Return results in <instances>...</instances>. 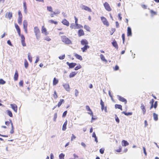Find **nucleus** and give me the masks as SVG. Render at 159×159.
I'll return each instance as SVG.
<instances>
[{
  "label": "nucleus",
  "mask_w": 159,
  "mask_h": 159,
  "mask_svg": "<svg viewBox=\"0 0 159 159\" xmlns=\"http://www.w3.org/2000/svg\"><path fill=\"white\" fill-rule=\"evenodd\" d=\"M49 22L52 24H54L56 25L58 24V22L57 21H54V20H49Z\"/></svg>",
  "instance_id": "nucleus-38"
},
{
  "label": "nucleus",
  "mask_w": 159,
  "mask_h": 159,
  "mask_svg": "<svg viewBox=\"0 0 159 159\" xmlns=\"http://www.w3.org/2000/svg\"><path fill=\"white\" fill-rule=\"evenodd\" d=\"M7 114L10 117H12L13 116L12 114L11 111L9 110H7L6 111Z\"/></svg>",
  "instance_id": "nucleus-32"
},
{
  "label": "nucleus",
  "mask_w": 159,
  "mask_h": 159,
  "mask_svg": "<svg viewBox=\"0 0 159 159\" xmlns=\"http://www.w3.org/2000/svg\"><path fill=\"white\" fill-rule=\"evenodd\" d=\"M100 105L101 106V110L102 111L103 110H104V111L105 112H107V107H104V103L103 102L102 99H101L100 100Z\"/></svg>",
  "instance_id": "nucleus-7"
},
{
  "label": "nucleus",
  "mask_w": 159,
  "mask_h": 159,
  "mask_svg": "<svg viewBox=\"0 0 159 159\" xmlns=\"http://www.w3.org/2000/svg\"><path fill=\"white\" fill-rule=\"evenodd\" d=\"M65 55L64 54L63 55L59 56V58L60 59L63 60L65 58Z\"/></svg>",
  "instance_id": "nucleus-55"
},
{
  "label": "nucleus",
  "mask_w": 159,
  "mask_h": 159,
  "mask_svg": "<svg viewBox=\"0 0 159 159\" xmlns=\"http://www.w3.org/2000/svg\"><path fill=\"white\" fill-rule=\"evenodd\" d=\"M125 114V115L126 116H128V115H131L132 114V112H123Z\"/></svg>",
  "instance_id": "nucleus-54"
},
{
  "label": "nucleus",
  "mask_w": 159,
  "mask_h": 159,
  "mask_svg": "<svg viewBox=\"0 0 159 159\" xmlns=\"http://www.w3.org/2000/svg\"><path fill=\"white\" fill-rule=\"evenodd\" d=\"M22 18H18L17 20L18 23L20 25H21L22 24Z\"/></svg>",
  "instance_id": "nucleus-41"
},
{
  "label": "nucleus",
  "mask_w": 159,
  "mask_h": 159,
  "mask_svg": "<svg viewBox=\"0 0 159 159\" xmlns=\"http://www.w3.org/2000/svg\"><path fill=\"white\" fill-rule=\"evenodd\" d=\"M112 45L116 49H118V44L115 40H114L112 43Z\"/></svg>",
  "instance_id": "nucleus-20"
},
{
  "label": "nucleus",
  "mask_w": 159,
  "mask_h": 159,
  "mask_svg": "<svg viewBox=\"0 0 159 159\" xmlns=\"http://www.w3.org/2000/svg\"><path fill=\"white\" fill-rule=\"evenodd\" d=\"M64 88L67 91H69L70 90V87L68 84H65L63 85Z\"/></svg>",
  "instance_id": "nucleus-19"
},
{
  "label": "nucleus",
  "mask_w": 159,
  "mask_h": 159,
  "mask_svg": "<svg viewBox=\"0 0 159 159\" xmlns=\"http://www.w3.org/2000/svg\"><path fill=\"white\" fill-rule=\"evenodd\" d=\"M105 150V149L104 148H102L100 149L99 152H100L102 154H103L104 153V151Z\"/></svg>",
  "instance_id": "nucleus-46"
},
{
  "label": "nucleus",
  "mask_w": 159,
  "mask_h": 159,
  "mask_svg": "<svg viewBox=\"0 0 159 159\" xmlns=\"http://www.w3.org/2000/svg\"><path fill=\"white\" fill-rule=\"evenodd\" d=\"M157 106V101H156L154 105H153V107H154L155 108H156Z\"/></svg>",
  "instance_id": "nucleus-58"
},
{
  "label": "nucleus",
  "mask_w": 159,
  "mask_h": 159,
  "mask_svg": "<svg viewBox=\"0 0 159 159\" xmlns=\"http://www.w3.org/2000/svg\"><path fill=\"white\" fill-rule=\"evenodd\" d=\"M100 57L101 60L105 62H107V61L106 60L105 58V57L103 55L101 54L100 55Z\"/></svg>",
  "instance_id": "nucleus-26"
},
{
  "label": "nucleus",
  "mask_w": 159,
  "mask_h": 159,
  "mask_svg": "<svg viewBox=\"0 0 159 159\" xmlns=\"http://www.w3.org/2000/svg\"><path fill=\"white\" fill-rule=\"evenodd\" d=\"M7 43L9 45H10L11 46H12V44H11V41H10V40H8L7 41Z\"/></svg>",
  "instance_id": "nucleus-64"
},
{
  "label": "nucleus",
  "mask_w": 159,
  "mask_h": 159,
  "mask_svg": "<svg viewBox=\"0 0 159 159\" xmlns=\"http://www.w3.org/2000/svg\"><path fill=\"white\" fill-rule=\"evenodd\" d=\"M82 9L86 11H88L89 12H92V10L91 9L87 6H86L83 5L82 7Z\"/></svg>",
  "instance_id": "nucleus-17"
},
{
  "label": "nucleus",
  "mask_w": 159,
  "mask_h": 159,
  "mask_svg": "<svg viewBox=\"0 0 159 159\" xmlns=\"http://www.w3.org/2000/svg\"><path fill=\"white\" fill-rule=\"evenodd\" d=\"M100 18L101 21L104 25L107 27H108L109 25V23L105 17L103 16H101Z\"/></svg>",
  "instance_id": "nucleus-4"
},
{
  "label": "nucleus",
  "mask_w": 159,
  "mask_h": 159,
  "mask_svg": "<svg viewBox=\"0 0 159 159\" xmlns=\"http://www.w3.org/2000/svg\"><path fill=\"white\" fill-rule=\"evenodd\" d=\"M104 7L105 9L108 11H111V8L109 4L107 2H105L104 4Z\"/></svg>",
  "instance_id": "nucleus-8"
},
{
  "label": "nucleus",
  "mask_w": 159,
  "mask_h": 159,
  "mask_svg": "<svg viewBox=\"0 0 159 159\" xmlns=\"http://www.w3.org/2000/svg\"><path fill=\"white\" fill-rule=\"evenodd\" d=\"M76 136L74 134H72L71 136V141H73L76 139Z\"/></svg>",
  "instance_id": "nucleus-47"
},
{
  "label": "nucleus",
  "mask_w": 159,
  "mask_h": 159,
  "mask_svg": "<svg viewBox=\"0 0 159 159\" xmlns=\"http://www.w3.org/2000/svg\"><path fill=\"white\" fill-rule=\"evenodd\" d=\"M151 15L153 16L154 15H156L157 14V12L156 11H154L152 10H151L150 11Z\"/></svg>",
  "instance_id": "nucleus-34"
},
{
  "label": "nucleus",
  "mask_w": 159,
  "mask_h": 159,
  "mask_svg": "<svg viewBox=\"0 0 159 159\" xmlns=\"http://www.w3.org/2000/svg\"><path fill=\"white\" fill-rule=\"evenodd\" d=\"M44 39V40H46L48 41H50L51 40V39L48 36L45 38Z\"/></svg>",
  "instance_id": "nucleus-53"
},
{
  "label": "nucleus",
  "mask_w": 159,
  "mask_h": 159,
  "mask_svg": "<svg viewBox=\"0 0 159 159\" xmlns=\"http://www.w3.org/2000/svg\"><path fill=\"white\" fill-rule=\"evenodd\" d=\"M74 56L77 59L80 60H82V57L80 55H79L77 54V53H74Z\"/></svg>",
  "instance_id": "nucleus-21"
},
{
  "label": "nucleus",
  "mask_w": 159,
  "mask_h": 159,
  "mask_svg": "<svg viewBox=\"0 0 159 159\" xmlns=\"http://www.w3.org/2000/svg\"><path fill=\"white\" fill-rule=\"evenodd\" d=\"M84 28L87 31H90V27L86 25H85L84 26Z\"/></svg>",
  "instance_id": "nucleus-37"
},
{
  "label": "nucleus",
  "mask_w": 159,
  "mask_h": 159,
  "mask_svg": "<svg viewBox=\"0 0 159 159\" xmlns=\"http://www.w3.org/2000/svg\"><path fill=\"white\" fill-rule=\"evenodd\" d=\"M6 83L5 81L2 79H0V84H4Z\"/></svg>",
  "instance_id": "nucleus-44"
},
{
  "label": "nucleus",
  "mask_w": 159,
  "mask_h": 159,
  "mask_svg": "<svg viewBox=\"0 0 159 159\" xmlns=\"http://www.w3.org/2000/svg\"><path fill=\"white\" fill-rule=\"evenodd\" d=\"M64 100L63 99H61L60 100V101L59 102L57 106L58 107H60V106L61 105L62 103H64Z\"/></svg>",
  "instance_id": "nucleus-24"
},
{
  "label": "nucleus",
  "mask_w": 159,
  "mask_h": 159,
  "mask_svg": "<svg viewBox=\"0 0 159 159\" xmlns=\"http://www.w3.org/2000/svg\"><path fill=\"white\" fill-rule=\"evenodd\" d=\"M57 117V113H55V114L54 115V118L53 119V120L54 121H56Z\"/></svg>",
  "instance_id": "nucleus-45"
},
{
  "label": "nucleus",
  "mask_w": 159,
  "mask_h": 159,
  "mask_svg": "<svg viewBox=\"0 0 159 159\" xmlns=\"http://www.w3.org/2000/svg\"><path fill=\"white\" fill-rule=\"evenodd\" d=\"M121 148L120 147H119V148L117 150H116L115 151L118 152H120L121 151Z\"/></svg>",
  "instance_id": "nucleus-59"
},
{
  "label": "nucleus",
  "mask_w": 159,
  "mask_h": 159,
  "mask_svg": "<svg viewBox=\"0 0 159 159\" xmlns=\"http://www.w3.org/2000/svg\"><path fill=\"white\" fill-rule=\"evenodd\" d=\"M58 82V80L56 78H54L53 80V85H56Z\"/></svg>",
  "instance_id": "nucleus-31"
},
{
  "label": "nucleus",
  "mask_w": 159,
  "mask_h": 159,
  "mask_svg": "<svg viewBox=\"0 0 159 159\" xmlns=\"http://www.w3.org/2000/svg\"><path fill=\"white\" fill-rule=\"evenodd\" d=\"M65 156L64 154L61 153L59 155V157L60 159H64V157Z\"/></svg>",
  "instance_id": "nucleus-43"
},
{
  "label": "nucleus",
  "mask_w": 159,
  "mask_h": 159,
  "mask_svg": "<svg viewBox=\"0 0 159 159\" xmlns=\"http://www.w3.org/2000/svg\"><path fill=\"white\" fill-rule=\"evenodd\" d=\"M67 124V120H66L65 122H64V124H63V126H62V129L63 131H65L66 130V125Z\"/></svg>",
  "instance_id": "nucleus-25"
},
{
  "label": "nucleus",
  "mask_w": 159,
  "mask_h": 159,
  "mask_svg": "<svg viewBox=\"0 0 159 159\" xmlns=\"http://www.w3.org/2000/svg\"><path fill=\"white\" fill-rule=\"evenodd\" d=\"M78 34L79 37H80L84 35V32L83 30L82 29H80L78 31Z\"/></svg>",
  "instance_id": "nucleus-15"
},
{
  "label": "nucleus",
  "mask_w": 159,
  "mask_h": 159,
  "mask_svg": "<svg viewBox=\"0 0 159 159\" xmlns=\"http://www.w3.org/2000/svg\"><path fill=\"white\" fill-rule=\"evenodd\" d=\"M86 109L89 111L88 112V113L91 116H93V112L89 106L87 105L86 106Z\"/></svg>",
  "instance_id": "nucleus-9"
},
{
  "label": "nucleus",
  "mask_w": 159,
  "mask_h": 159,
  "mask_svg": "<svg viewBox=\"0 0 159 159\" xmlns=\"http://www.w3.org/2000/svg\"><path fill=\"white\" fill-rule=\"evenodd\" d=\"M64 25H66L67 26H68L69 25V23L66 19H63L61 22Z\"/></svg>",
  "instance_id": "nucleus-16"
},
{
  "label": "nucleus",
  "mask_w": 159,
  "mask_h": 159,
  "mask_svg": "<svg viewBox=\"0 0 159 159\" xmlns=\"http://www.w3.org/2000/svg\"><path fill=\"white\" fill-rule=\"evenodd\" d=\"M24 65L25 68H27L28 66V64L27 61L26 60H25V61Z\"/></svg>",
  "instance_id": "nucleus-42"
},
{
  "label": "nucleus",
  "mask_w": 159,
  "mask_h": 159,
  "mask_svg": "<svg viewBox=\"0 0 159 159\" xmlns=\"http://www.w3.org/2000/svg\"><path fill=\"white\" fill-rule=\"evenodd\" d=\"M76 74V73L75 72H71L69 75V77L70 78H72L74 77Z\"/></svg>",
  "instance_id": "nucleus-36"
},
{
  "label": "nucleus",
  "mask_w": 159,
  "mask_h": 159,
  "mask_svg": "<svg viewBox=\"0 0 159 159\" xmlns=\"http://www.w3.org/2000/svg\"><path fill=\"white\" fill-rule=\"evenodd\" d=\"M18 77V74L17 70L16 71L14 75V80L15 81L17 80Z\"/></svg>",
  "instance_id": "nucleus-23"
},
{
  "label": "nucleus",
  "mask_w": 159,
  "mask_h": 159,
  "mask_svg": "<svg viewBox=\"0 0 159 159\" xmlns=\"http://www.w3.org/2000/svg\"><path fill=\"white\" fill-rule=\"evenodd\" d=\"M74 18L75 19V24L76 25L78 26L79 24L78 23V19L75 16Z\"/></svg>",
  "instance_id": "nucleus-52"
},
{
  "label": "nucleus",
  "mask_w": 159,
  "mask_h": 159,
  "mask_svg": "<svg viewBox=\"0 0 159 159\" xmlns=\"http://www.w3.org/2000/svg\"><path fill=\"white\" fill-rule=\"evenodd\" d=\"M78 93H79L77 89H75V95L76 96H77L78 95Z\"/></svg>",
  "instance_id": "nucleus-61"
},
{
  "label": "nucleus",
  "mask_w": 159,
  "mask_h": 159,
  "mask_svg": "<svg viewBox=\"0 0 159 159\" xmlns=\"http://www.w3.org/2000/svg\"><path fill=\"white\" fill-rule=\"evenodd\" d=\"M23 82L22 80L20 81L19 83L20 86H22L23 85Z\"/></svg>",
  "instance_id": "nucleus-63"
},
{
  "label": "nucleus",
  "mask_w": 159,
  "mask_h": 159,
  "mask_svg": "<svg viewBox=\"0 0 159 159\" xmlns=\"http://www.w3.org/2000/svg\"><path fill=\"white\" fill-rule=\"evenodd\" d=\"M11 107L16 112L17 111V106L15 104H10Z\"/></svg>",
  "instance_id": "nucleus-11"
},
{
  "label": "nucleus",
  "mask_w": 159,
  "mask_h": 159,
  "mask_svg": "<svg viewBox=\"0 0 159 159\" xmlns=\"http://www.w3.org/2000/svg\"><path fill=\"white\" fill-rule=\"evenodd\" d=\"M47 9L48 11L50 12H52V8L51 7H47Z\"/></svg>",
  "instance_id": "nucleus-51"
},
{
  "label": "nucleus",
  "mask_w": 159,
  "mask_h": 159,
  "mask_svg": "<svg viewBox=\"0 0 159 159\" xmlns=\"http://www.w3.org/2000/svg\"><path fill=\"white\" fill-rule=\"evenodd\" d=\"M53 95L54 98L55 99H57L58 98L57 94L56 91H54V93Z\"/></svg>",
  "instance_id": "nucleus-40"
},
{
  "label": "nucleus",
  "mask_w": 159,
  "mask_h": 159,
  "mask_svg": "<svg viewBox=\"0 0 159 159\" xmlns=\"http://www.w3.org/2000/svg\"><path fill=\"white\" fill-rule=\"evenodd\" d=\"M67 113V111H64V112H63V115H62V117H65L66 116Z\"/></svg>",
  "instance_id": "nucleus-60"
},
{
  "label": "nucleus",
  "mask_w": 159,
  "mask_h": 159,
  "mask_svg": "<svg viewBox=\"0 0 159 159\" xmlns=\"http://www.w3.org/2000/svg\"><path fill=\"white\" fill-rule=\"evenodd\" d=\"M122 143H123V146H126L129 145V143L127 142V141L125 140H123L122 141Z\"/></svg>",
  "instance_id": "nucleus-29"
},
{
  "label": "nucleus",
  "mask_w": 159,
  "mask_h": 159,
  "mask_svg": "<svg viewBox=\"0 0 159 159\" xmlns=\"http://www.w3.org/2000/svg\"><path fill=\"white\" fill-rule=\"evenodd\" d=\"M78 25H76L74 23H72L70 25V28L71 29H75L76 28H78Z\"/></svg>",
  "instance_id": "nucleus-22"
},
{
  "label": "nucleus",
  "mask_w": 159,
  "mask_h": 159,
  "mask_svg": "<svg viewBox=\"0 0 159 159\" xmlns=\"http://www.w3.org/2000/svg\"><path fill=\"white\" fill-rule=\"evenodd\" d=\"M122 38L123 40V43H124L125 41V34H122Z\"/></svg>",
  "instance_id": "nucleus-50"
},
{
  "label": "nucleus",
  "mask_w": 159,
  "mask_h": 159,
  "mask_svg": "<svg viewBox=\"0 0 159 159\" xmlns=\"http://www.w3.org/2000/svg\"><path fill=\"white\" fill-rule=\"evenodd\" d=\"M114 69L115 70H117L119 69V66L117 65H116Z\"/></svg>",
  "instance_id": "nucleus-62"
},
{
  "label": "nucleus",
  "mask_w": 159,
  "mask_h": 159,
  "mask_svg": "<svg viewBox=\"0 0 159 159\" xmlns=\"http://www.w3.org/2000/svg\"><path fill=\"white\" fill-rule=\"evenodd\" d=\"M153 119L154 120L156 121H157L158 120V115L155 113H154L153 114Z\"/></svg>",
  "instance_id": "nucleus-28"
},
{
  "label": "nucleus",
  "mask_w": 159,
  "mask_h": 159,
  "mask_svg": "<svg viewBox=\"0 0 159 159\" xmlns=\"http://www.w3.org/2000/svg\"><path fill=\"white\" fill-rule=\"evenodd\" d=\"M19 36H20L21 39V42L22 46L24 47L26 46V45L25 43V37L23 35L20 34V31L17 32Z\"/></svg>",
  "instance_id": "nucleus-3"
},
{
  "label": "nucleus",
  "mask_w": 159,
  "mask_h": 159,
  "mask_svg": "<svg viewBox=\"0 0 159 159\" xmlns=\"http://www.w3.org/2000/svg\"><path fill=\"white\" fill-rule=\"evenodd\" d=\"M140 108L143 111V114L144 115L145 114L146 110L144 105L143 103L141 104Z\"/></svg>",
  "instance_id": "nucleus-14"
},
{
  "label": "nucleus",
  "mask_w": 159,
  "mask_h": 159,
  "mask_svg": "<svg viewBox=\"0 0 159 159\" xmlns=\"http://www.w3.org/2000/svg\"><path fill=\"white\" fill-rule=\"evenodd\" d=\"M12 16V14L11 12H7L5 15V17L10 20Z\"/></svg>",
  "instance_id": "nucleus-13"
},
{
  "label": "nucleus",
  "mask_w": 159,
  "mask_h": 159,
  "mask_svg": "<svg viewBox=\"0 0 159 159\" xmlns=\"http://www.w3.org/2000/svg\"><path fill=\"white\" fill-rule=\"evenodd\" d=\"M115 119L116 122L118 123H119L120 122L119 119L116 115H115Z\"/></svg>",
  "instance_id": "nucleus-49"
},
{
  "label": "nucleus",
  "mask_w": 159,
  "mask_h": 159,
  "mask_svg": "<svg viewBox=\"0 0 159 159\" xmlns=\"http://www.w3.org/2000/svg\"><path fill=\"white\" fill-rule=\"evenodd\" d=\"M81 44L84 46L81 48V49L83 52H85L89 48V46L88 45L89 42L86 39H82L80 42Z\"/></svg>",
  "instance_id": "nucleus-1"
},
{
  "label": "nucleus",
  "mask_w": 159,
  "mask_h": 159,
  "mask_svg": "<svg viewBox=\"0 0 159 159\" xmlns=\"http://www.w3.org/2000/svg\"><path fill=\"white\" fill-rule=\"evenodd\" d=\"M18 18H22V16L21 12L20 11H18Z\"/></svg>",
  "instance_id": "nucleus-48"
},
{
  "label": "nucleus",
  "mask_w": 159,
  "mask_h": 159,
  "mask_svg": "<svg viewBox=\"0 0 159 159\" xmlns=\"http://www.w3.org/2000/svg\"><path fill=\"white\" fill-rule=\"evenodd\" d=\"M42 33L45 35H47L49 34L47 29L44 26H43L41 29Z\"/></svg>",
  "instance_id": "nucleus-6"
},
{
  "label": "nucleus",
  "mask_w": 159,
  "mask_h": 159,
  "mask_svg": "<svg viewBox=\"0 0 159 159\" xmlns=\"http://www.w3.org/2000/svg\"><path fill=\"white\" fill-rule=\"evenodd\" d=\"M28 57L29 60L30 62H32V57L30 55V53H29L28 55Z\"/></svg>",
  "instance_id": "nucleus-39"
},
{
  "label": "nucleus",
  "mask_w": 159,
  "mask_h": 159,
  "mask_svg": "<svg viewBox=\"0 0 159 159\" xmlns=\"http://www.w3.org/2000/svg\"><path fill=\"white\" fill-rule=\"evenodd\" d=\"M115 106L116 108H118L120 109L121 111L122 110V106L121 105L116 104L115 105Z\"/></svg>",
  "instance_id": "nucleus-30"
},
{
  "label": "nucleus",
  "mask_w": 159,
  "mask_h": 159,
  "mask_svg": "<svg viewBox=\"0 0 159 159\" xmlns=\"http://www.w3.org/2000/svg\"><path fill=\"white\" fill-rule=\"evenodd\" d=\"M23 28H27L28 23L26 20H24L23 22Z\"/></svg>",
  "instance_id": "nucleus-27"
},
{
  "label": "nucleus",
  "mask_w": 159,
  "mask_h": 159,
  "mask_svg": "<svg viewBox=\"0 0 159 159\" xmlns=\"http://www.w3.org/2000/svg\"><path fill=\"white\" fill-rule=\"evenodd\" d=\"M117 97L119 100L122 102H124L125 104H126L127 101L125 99L120 95H117Z\"/></svg>",
  "instance_id": "nucleus-10"
},
{
  "label": "nucleus",
  "mask_w": 159,
  "mask_h": 159,
  "mask_svg": "<svg viewBox=\"0 0 159 159\" xmlns=\"http://www.w3.org/2000/svg\"><path fill=\"white\" fill-rule=\"evenodd\" d=\"M154 102V100L153 99H152L151 100L150 102L149 103L151 104V106L150 107V109H152L153 107V105Z\"/></svg>",
  "instance_id": "nucleus-33"
},
{
  "label": "nucleus",
  "mask_w": 159,
  "mask_h": 159,
  "mask_svg": "<svg viewBox=\"0 0 159 159\" xmlns=\"http://www.w3.org/2000/svg\"><path fill=\"white\" fill-rule=\"evenodd\" d=\"M66 63L69 66V67L70 68L74 67L77 65L76 63L73 62L70 63L68 62H67Z\"/></svg>",
  "instance_id": "nucleus-12"
},
{
  "label": "nucleus",
  "mask_w": 159,
  "mask_h": 159,
  "mask_svg": "<svg viewBox=\"0 0 159 159\" xmlns=\"http://www.w3.org/2000/svg\"><path fill=\"white\" fill-rule=\"evenodd\" d=\"M15 26L16 29V30L17 31V32L20 31V28L19 26L17 24H16V23L15 24Z\"/></svg>",
  "instance_id": "nucleus-35"
},
{
  "label": "nucleus",
  "mask_w": 159,
  "mask_h": 159,
  "mask_svg": "<svg viewBox=\"0 0 159 159\" xmlns=\"http://www.w3.org/2000/svg\"><path fill=\"white\" fill-rule=\"evenodd\" d=\"M62 41L66 44H72L71 40L68 38L66 36L63 35L61 36Z\"/></svg>",
  "instance_id": "nucleus-2"
},
{
  "label": "nucleus",
  "mask_w": 159,
  "mask_h": 159,
  "mask_svg": "<svg viewBox=\"0 0 159 159\" xmlns=\"http://www.w3.org/2000/svg\"><path fill=\"white\" fill-rule=\"evenodd\" d=\"M143 152L145 154V156H146L147 155V153L146 150V148L144 147H143Z\"/></svg>",
  "instance_id": "nucleus-57"
},
{
  "label": "nucleus",
  "mask_w": 159,
  "mask_h": 159,
  "mask_svg": "<svg viewBox=\"0 0 159 159\" xmlns=\"http://www.w3.org/2000/svg\"><path fill=\"white\" fill-rule=\"evenodd\" d=\"M127 36H132V32L131 28L130 27H128L127 31Z\"/></svg>",
  "instance_id": "nucleus-18"
},
{
  "label": "nucleus",
  "mask_w": 159,
  "mask_h": 159,
  "mask_svg": "<svg viewBox=\"0 0 159 159\" xmlns=\"http://www.w3.org/2000/svg\"><path fill=\"white\" fill-rule=\"evenodd\" d=\"M81 68V66L80 65L75 67V70H78Z\"/></svg>",
  "instance_id": "nucleus-56"
},
{
  "label": "nucleus",
  "mask_w": 159,
  "mask_h": 159,
  "mask_svg": "<svg viewBox=\"0 0 159 159\" xmlns=\"http://www.w3.org/2000/svg\"><path fill=\"white\" fill-rule=\"evenodd\" d=\"M40 31L39 29L37 27H34V32L37 39H39V33Z\"/></svg>",
  "instance_id": "nucleus-5"
}]
</instances>
